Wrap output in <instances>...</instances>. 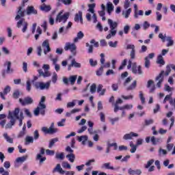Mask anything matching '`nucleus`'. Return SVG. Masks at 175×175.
<instances>
[{
	"mask_svg": "<svg viewBox=\"0 0 175 175\" xmlns=\"http://www.w3.org/2000/svg\"><path fill=\"white\" fill-rule=\"evenodd\" d=\"M164 91H167V92H172V91H173V88H171L169 85L166 84L164 86Z\"/></svg>",
	"mask_w": 175,
	"mask_h": 175,
	"instance_id": "nucleus-59",
	"label": "nucleus"
},
{
	"mask_svg": "<svg viewBox=\"0 0 175 175\" xmlns=\"http://www.w3.org/2000/svg\"><path fill=\"white\" fill-rule=\"evenodd\" d=\"M144 12L142 10L138 11H135L134 12V18H139V16H144Z\"/></svg>",
	"mask_w": 175,
	"mask_h": 175,
	"instance_id": "nucleus-43",
	"label": "nucleus"
},
{
	"mask_svg": "<svg viewBox=\"0 0 175 175\" xmlns=\"http://www.w3.org/2000/svg\"><path fill=\"white\" fill-rule=\"evenodd\" d=\"M163 75H165V70H162L161 73H159V75L155 78V81H157V87L158 88H161V85H162V83H163Z\"/></svg>",
	"mask_w": 175,
	"mask_h": 175,
	"instance_id": "nucleus-15",
	"label": "nucleus"
},
{
	"mask_svg": "<svg viewBox=\"0 0 175 175\" xmlns=\"http://www.w3.org/2000/svg\"><path fill=\"white\" fill-rule=\"evenodd\" d=\"M57 142H58V138H53V139H51V141L49 142V148H52L53 146H54V144H55V143H57Z\"/></svg>",
	"mask_w": 175,
	"mask_h": 175,
	"instance_id": "nucleus-51",
	"label": "nucleus"
},
{
	"mask_svg": "<svg viewBox=\"0 0 175 175\" xmlns=\"http://www.w3.org/2000/svg\"><path fill=\"white\" fill-rule=\"evenodd\" d=\"M132 73L134 75H143V70H142V66H137L136 63H133L131 68Z\"/></svg>",
	"mask_w": 175,
	"mask_h": 175,
	"instance_id": "nucleus-14",
	"label": "nucleus"
},
{
	"mask_svg": "<svg viewBox=\"0 0 175 175\" xmlns=\"http://www.w3.org/2000/svg\"><path fill=\"white\" fill-rule=\"evenodd\" d=\"M78 142H81L83 146H85L87 144V142H88V135H81L77 137Z\"/></svg>",
	"mask_w": 175,
	"mask_h": 175,
	"instance_id": "nucleus-22",
	"label": "nucleus"
},
{
	"mask_svg": "<svg viewBox=\"0 0 175 175\" xmlns=\"http://www.w3.org/2000/svg\"><path fill=\"white\" fill-rule=\"evenodd\" d=\"M8 119L10 122L6 124V120H1L0 122V125L1 128H5V129H13V126L16 125V121L19 122V126H23V120H24V113L20 111V108H15V109L12 112L9 111Z\"/></svg>",
	"mask_w": 175,
	"mask_h": 175,
	"instance_id": "nucleus-1",
	"label": "nucleus"
},
{
	"mask_svg": "<svg viewBox=\"0 0 175 175\" xmlns=\"http://www.w3.org/2000/svg\"><path fill=\"white\" fill-rule=\"evenodd\" d=\"M72 68H81V64L76 62V59H72L70 64L68 66V70H71Z\"/></svg>",
	"mask_w": 175,
	"mask_h": 175,
	"instance_id": "nucleus-19",
	"label": "nucleus"
},
{
	"mask_svg": "<svg viewBox=\"0 0 175 175\" xmlns=\"http://www.w3.org/2000/svg\"><path fill=\"white\" fill-rule=\"evenodd\" d=\"M28 22L25 21V19L22 18L17 22L16 28L21 29L23 33H25L28 31Z\"/></svg>",
	"mask_w": 175,
	"mask_h": 175,
	"instance_id": "nucleus-5",
	"label": "nucleus"
},
{
	"mask_svg": "<svg viewBox=\"0 0 175 175\" xmlns=\"http://www.w3.org/2000/svg\"><path fill=\"white\" fill-rule=\"evenodd\" d=\"M69 16V12H66L64 14V11H60L56 17V21H58L59 23H63V24H65V23L68 21Z\"/></svg>",
	"mask_w": 175,
	"mask_h": 175,
	"instance_id": "nucleus-8",
	"label": "nucleus"
},
{
	"mask_svg": "<svg viewBox=\"0 0 175 175\" xmlns=\"http://www.w3.org/2000/svg\"><path fill=\"white\" fill-rule=\"evenodd\" d=\"M42 29H40V27L38 26L36 29L37 34L34 36L36 40H38V39H39V37L40 36V35H42Z\"/></svg>",
	"mask_w": 175,
	"mask_h": 175,
	"instance_id": "nucleus-40",
	"label": "nucleus"
},
{
	"mask_svg": "<svg viewBox=\"0 0 175 175\" xmlns=\"http://www.w3.org/2000/svg\"><path fill=\"white\" fill-rule=\"evenodd\" d=\"M107 9L109 14H110V13L114 10V6L113 5V3L108 2L107 3Z\"/></svg>",
	"mask_w": 175,
	"mask_h": 175,
	"instance_id": "nucleus-39",
	"label": "nucleus"
},
{
	"mask_svg": "<svg viewBox=\"0 0 175 175\" xmlns=\"http://www.w3.org/2000/svg\"><path fill=\"white\" fill-rule=\"evenodd\" d=\"M55 158H56V159H59L60 161H64V159H65V154L64 152L56 153Z\"/></svg>",
	"mask_w": 175,
	"mask_h": 175,
	"instance_id": "nucleus-44",
	"label": "nucleus"
},
{
	"mask_svg": "<svg viewBox=\"0 0 175 175\" xmlns=\"http://www.w3.org/2000/svg\"><path fill=\"white\" fill-rule=\"evenodd\" d=\"M62 167H64V169H71V166L70 164H69V163L66 162V161H63L62 163Z\"/></svg>",
	"mask_w": 175,
	"mask_h": 175,
	"instance_id": "nucleus-52",
	"label": "nucleus"
},
{
	"mask_svg": "<svg viewBox=\"0 0 175 175\" xmlns=\"http://www.w3.org/2000/svg\"><path fill=\"white\" fill-rule=\"evenodd\" d=\"M40 10H42V12H45L46 13L50 12V10H51V5H46V3H42L40 6Z\"/></svg>",
	"mask_w": 175,
	"mask_h": 175,
	"instance_id": "nucleus-26",
	"label": "nucleus"
},
{
	"mask_svg": "<svg viewBox=\"0 0 175 175\" xmlns=\"http://www.w3.org/2000/svg\"><path fill=\"white\" fill-rule=\"evenodd\" d=\"M44 102H46V96H42L37 107L33 111V114L36 117H38L39 114H41L42 116H44V114H46V104Z\"/></svg>",
	"mask_w": 175,
	"mask_h": 175,
	"instance_id": "nucleus-3",
	"label": "nucleus"
},
{
	"mask_svg": "<svg viewBox=\"0 0 175 175\" xmlns=\"http://www.w3.org/2000/svg\"><path fill=\"white\" fill-rule=\"evenodd\" d=\"M132 12V9L129 8L126 11L122 12V16H124V18H128Z\"/></svg>",
	"mask_w": 175,
	"mask_h": 175,
	"instance_id": "nucleus-45",
	"label": "nucleus"
},
{
	"mask_svg": "<svg viewBox=\"0 0 175 175\" xmlns=\"http://www.w3.org/2000/svg\"><path fill=\"white\" fill-rule=\"evenodd\" d=\"M118 110H124V105L122 107H120L118 105H114V109H113L114 113H117Z\"/></svg>",
	"mask_w": 175,
	"mask_h": 175,
	"instance_id": "nucleus-58",
	"label": "nucleus"
},
{
	"mask_svg": "<svg viewBox=\"0 0 175 175\" xmlns=\"http://www.w3.org/2000/svg\"><path fill=\"white\" fill-rule=\"evenodd\" d=\"M113 150H117V148H118V146L117 145V143L108 144L107 148L106 150L107 154H109V152H110V148L113 147Z\"/></svg>",
	"mask_w": 175,
	"mask_h": 175,
	"instance_id": "nucleus-35",
	"label": "nucleus"
},
{
	"mask_svg": "<svg viewBox=\"0 0 175 175\" xmlns=\"http://www.w3.org/2000/svg\"><path fill=\"white\" fill-rule=\"evenodd\" d=\"M107 23L109 27V33L106 36V39L109 40L114 38V36L117 35V28L118 27V23H117L116 21H113L111 19H108Z\"/></svg>",
	"mask_w": 175,
	"mask_h": 175,
	"instance_id": "nucleus-2",
	"label": "nucleus"
},
{
	"mask_svg": "<svg viewBox=\"0 0 175 175\" xmlns=\"http://www.w3.org/2000/svg\"><path fill=\"white\" fill-rule=\"evenodd\" d=\"M155 57V53H151L148 56L145 57L144 58V66L146 68V69H148L151 65V62H150V59H152Z\"/></svg>",
	"mask_w": 175,
	"mask_h": 175,
	"instance_id": "nucleus-16",
	"label": "nucleus"
},
{
	"mask_svg": "<svg viewBox=\"0 0 175 175\" xmlns=\"http://www.w3.org/2000/svg\"><path fill=\"white\" fill-rule=\"evenodd\" d=\"M51 86V81H49L46 83L42 81H36L33 83V87L36 90H40L41 91H44L46 90H50V87Z\"/></svg>",
	"mask_w": 175,
	"mask_h": 175,
	"instance_id": "nucleus-4",
	"label": "nucleus"
},
{
	"mask_svg": "<svg viewBox=\"0 0 175 175\" xmlns=\"http://www.w3.org/2000/svg\"><path fill=\"white\" fill-rule=\"evenodd\" d=\"M83 38H84V33L81 31H79L77 34V37L73 40L74 43H77V42H79V40H81Z\"/></svg>",
	"mask_w": 175,
	"mask_h": 175,
	"instance_id": "nucleus-28",
	"label": "nucleus"
},
{
	"mask_svg": "<svg viewBox=\"0 0 175 175\" xmlns=\"http://www.w3.org/2000/svg\"><path fill=\"white\" fill-rule=\"evenodd\" d=\"M66 157V158H68V161H70V162H71L72 163H73V162H75V158H76V157L75 156V154L73 153L67 154Z\"/></svg>",
	"mask_w": 175,
	"mask_h": 175,
	"instance_id": "nucleus-47",
	"label": "nucleus"
},
{
	"mask_svg": "<svg viewBox=\"0 0 175 175\" xmlns=\"http://www.w3.org/2000/svg\"><path fill=\"white\" fill-rule=\"evenodd\" d=\"M23 8H24V5L18 8L17 15L15 17V20L16 21H18V20H20V18H21L22 17L25 16V10H23Z\"/></svg>",
	"mask_w": 175,
	"mask_h": 175,
	"instance_id": "nucleus-18",
	"label": "nucleus"
},
{
	"mask_svg": "<svg viewBox=\"0 0 175 175\" xmlns=\"http://www.w3.org/2000/svg\"><path fill=\"white\" fill-rule=\"evenodd\" d=\"M3 137L8 143H10V144H13V138L10 137V136H9L8 133H4L3 134Z\"/></svg>",
	"mask_w": 175,
	"mask_h": 175,
	"instance_id": "nucleus-34",
	"label": "nucleus"
},
{
	"mask_svg": "<svg viewBox=\"0 0 175 175\" xmlns=\"http://www.w3.org/2000/svg\"><path fill=\"white\" fill-rule=\"evenodd\" d=\"M86 47H88V53L89 54H92V53H94V45L90 44V43L87 42Z\"/></svg>",
	"mask_w": 175,
	"mask_h": 175,
	"instance_id": "nucleus-46",
	"label": "nucleus"
},
{
	"mask_svg": "<svg viewBox=\"0 0 175 175\" xmlns=\"http://www.w3.org/2000/svg\"><path fill=\"white\" fill-rule=\"evenodd\" d=\"M42 46L46 49L47 51H51V49H50V43L49 42V40H45L42 42Z\"/></svg>",
	"mask_w": 175,
	"mask_h": 175,
	"instance_id": "nucleus-36",
	"label": "nucleus"
},
{
	"mask_svg": "<svg viewBox=\"0 0 175 175\" xmlns=\"http://www.w3.org/2000/svg\"><path fill=\"white\" fill-rule=\"evenodd\" d=\"M42 132L46 135H53V133H57L58 132V129L54 127V122L51 124L50 127L48 129L46 126L42 127Z\"/></svg>",
	"mask_w": 175,
	"mask_h": 175,
	"instance_id": "nucleus-9",
	"label": "nucleus"
},
{
	"mask_svg": "<svg viewBox=\"0 0 175 175\" xmlns=\"http://www.w3.org/2000/svg\"><path fill=\"white\" fill-rule=\"evenodd\" d=\"M129 174L130 175H140L142 174L141 170H132V168H129L128 171Z\"/></svg>",
	"mask_w": 175,
	"mask_h": 175,
	"instance_id": "nucleus-31",
	"label": "nucleus"
},
{
	"mask_svg": "<svg viewBox=\"0 0 175 175\" xmlns=\"http://www.w3.org/2000/svg\"><path fill=\"white\" fill-rule=\"evenodd\" d=\"M126 50H131L130 53V57L131 59H135L136 58V50L135 49L134 44H127L126 47Z\"/></svg>",
	"mask_w": 175,
	"mask_h": 175,
	"instance_id": "nucleus-17",
	"label": "nucleus"
},
{
	"mask_svg": "<svg viewBox=\"0 0 175 175\" xmlns=\"http://www.w3.org/2000/svg\"><path fill=\"white\" fill-rule=\"evenodd\" d=\"M143 28H144V31H146V29H148V28H150V24L148 23V22L147 21L144 22Z\"/></svg>",
	"mask_w": 175,
	"mask_h": 175,
	"instance_id": "nucleus-63",
	"label": "nucleus"
},
{
	"mask_svg": "<svg viewBox=\"0 0 175 175\" xmlns=\"http://www.w3.org/2000/svg\"><path fill=\"white\" fill-rule=\"evenodd\" d=\"M172 99H173V98H172V93L170 94H169V95H167L165 97V98H164V100H163V103H166V102H167V100H172Z\"/></svg>",
	"mask_w": 175,
	"mask_h": 175,
	"instance_id": "nucleus-60",
	"label": "nucleus"
},
{
	"mask_svg": "<svg viewBox=\"0 0 175 175\" xmlns=\"http://www.w3.org/2000/svg\"><path fill=\"white\" fill-rule=\"evenodd\" d=\"M167 43V47H172V46L174 45V40H173V37L172 36H167L165 38Z\"/></svg>",
	"mask_w": 175,
	"mask_h": 175,
	"instance_id": "nucleus-30",
	"label": "nucleus"
},
{
	"mask_svg": "<svg viewBox=\"0 0 175 175\" xmlns=\"http://www.w3.org/2000/svg\"><path fill=\"white\" fill-rule=\"evenodd\" d=\"M157 64L159 65H165V60H163V57L162 55H159L157 57Z\"/></svg>",
	"mask_w": 175,
	"mask_h": 175,
	"instance_id": "nucleus-42",
	"label": "nucleus"
},
{
	"mask_svg": "<svg viewBox=\"0 0 175 175\" xmlns=\"http://www.w3.org/2000/svg\"><path fill=\"white\" fill-rule=\"evenodd\" d=\"M0 174L9 175V172L5 171V168L1 167H0Z\"/></svg>",
	"mask_w": 175,
	"mask_h": 175,
	"instance_id": "nucleus-64",
	"label": "nucleus"
},
{
	"mask_svg": "<svg viewBox=\"0 0 175 175\" xmlns=\"http://www.w3.org/2000/svg\"><path fill=\"white\" fill-rule=\"evenodd\" d=\"M32 87L31 85V80L27 79L26 82V90L27 92H31Z\"/></svg>",
	"mask_w": 175,
	"mask_h": 175,
	"instance_id": "nucleus-50",
	"label": "nucleus"
},
{
	"mask_svg": "<svg viewBox=\"0 0 175 175\" xmlns=\"http://www.w3.org/2000/svg\"><path fill=\"white\" fill-rule=\"evenodd\" d=\"M88 125L89 126V128L88 129V131L90 135H95L96 133H97L96 131H94V122L88 121Z\"/></svg>",
	"mask_w": 175,
	"mask_h": 175,
	"instance_id": "nucleus-24",
	"label": "nucleus"
},
{
	"mask_svg": "<svg viewBox=\"0 0 175 175\" xmlns=\"http://www.w3.org/2000/svg\"><path fill=\"white\" fill-rule=\"evenodd\" d=\"M26 10L27 16H31V14H38V10H36L32 5L28 6Z\"/></svg>",
	"mask_w": 175,
	"mask_h": 175,
	"instance_id": "nucleus-23",
	"label": "nucleus"
},
{
	"mask_svg": "<svg viewBox=\"0 0 175 175\" xmlns=\"http://www.w3.org/2000/svg\"><path fill=\"white\" fill-rule=\"evenodd\" d=\"M66 121V119L64 118V119H62L61 121L58 122H57V126H65V122Z\"/></svg>",
	"mask_w": 175,
	"mask_h": 175,
	"instance_id": "nucleus-62",
	"label": "nucleus"
},
{
	"mask_svg": "<svg viewBox=\"0 0 175 175\" xmlns=\"http://www.w3.org/2000/svg\"><path fill=\"white\" fill-rule=\"evenodd\" d=\"M42 69H44V72L42 69L38 70L40 76H42L43 77H50V76H51V74L49 71V69H50V66L49 64H44Z\"/></svg>",
	"mask_w": 175,
	"mask_h": 175,
	"instance_id": "nucleus-10",
	"label": "nucleus"
},
{
	"mask_svg": "<svg viewBox=\"0 0 175 175\" xmlns=\"http://www.w3.org/2000/svg\"><path fill=\"white\" fill-rule=\"evenodd\" d=\"M88 8L89 9L88 10V12H89L90 13H92V18H93V23H96L98 22V19L96 18V14H95V6L96 4L95 3H93L92 4H88Z\"/></svg>",
	"mask_w": 175,
	"mask_h": 175,
	"instance_id": "nucleus-12",
	"label": "nucleus"
},
{
	"mask_svg": "<svg viewBox=\"0 0 175 175\" xmlns=\"http://www.w3.org/2000/svg\"><path fill=\"white\" fill-rule=\"evenodd\" d=\"M109 121H110L111 125H115L116 122H118V121H120V118L116 117V118H110Z\"/></svg>",
	"mask_w": 175,
	"mask_h": 175,
	"instance_id": "nucleus-55",
	"label": "nucleus"
},
{
	"mask_svg": "<svg viewBox=\"0 0 175 175\" xmlns=\"http://www.w3.org/2000/svg\"><path fill=\"white\" fill-rule=\"evenodd\" d=\"M29 143H33V137L27 136L25 137V145L29 144Z\"/></svg>",
	"mask_w": 175,
	"mask_h": 175,
	"instance_id": "nucleus-48",
	"label": "nucleus"
},
{
	"mask_svg": "<svg viewBox=\"0 0 175 175\" xmlns=\"http://www.w3.org/2000/svg\"><path fill=\"white\" fill-rule=\"evenodd\" d=\"M150 142L154 146H157V144L162 142V139H161V138H155V137L152 136L150 139Z\"/></svg>",
	"mask_w": 175,
	"mask_h": 175,
	"instance_id": "nucleus-37",
	"label": "nucleus"
},
{
	"mask_svg": "<svg viewBox=\"0 0 175 175\" xmlns=\"http://www.w3.org/2000/svg\"><path fill=\"white\" fill-rule=\"evenodd\" d=\"M130 147L131 148V149L130 150V152H131V154H134V152H136V150H137V145H134L133 142H130Z\"/></svg>",
	"mask_w": 175,
	"mask_h": 175,
	"instance_id": "nucleus-41",
	"label": "nucleus"
},
{
	"mask_svg": "<svg viewBox=\"0 0 175 175\" xmlns=\"http://www.w3.org/2000/svg\"><path fill=\"white\" fill-rule=\"evenodd\" d=\"M51 80L53 84H55V83H57V81L58 80V75L55 72L53 73Z\"/></svg>",
	"mask_w": 175,
	"mask_h": 175,
	"instance_id": "nucleus-54",
	"label": "nucleus"
},
{
	"mask_svg": "<svg viewBox=\"0 0 175 175\" xmlns=\"http://www.w3.org/2000/svg\"><path fill=\"white\" fill-rule=\"evenodd\" d=\"M36 159L37 161H40V163H43L44 162V161H46V157H42V154H37L36 157Z\"/></svg>",
	"mask_w": 175,
	"mask_h": 175,
	"instance_id": "nucleus-49",
	"label": "nucleus"
},
{
	"mask_svg": "<svg viewBox=\"0 0 175 175\" xmlns=\"http://www.w3.org/2000/svg\"><path fill=\"white\" fill-rule=\"evenodd\" d=\"M4 66H7L6 73L8 75H10V73H13V68H12V62H5L4 63Z\"/></svg>",
	"mask_w": 175,
	"mask_h": 175,
	"instance_id": "nucleus-27",
	"label": "nucleus"
},
{
	"mask_svg": "<svg viewBox=\"0 0 175 175\" xmlns=\"http://www.w3.org/2000/svg\"><path fill=\"white\" fill-rule=\"evenodd\" d=\"M9 92H10V86L7 85L4 88L3 92H0L1 98L5 100V99H6V98H5V95H8V94H9Z\"/></svg>",
	"mask_w": 175,
	"mask_h": 175,
	"instance_id": "nucleus-25",
	"label": "nucleus"
},
{
	"mask_svg": "<svg viewBox=\"0 0 175 175\" xmlns=\"http://www.w3.org/2000/svg\"><path fill=\"white\" fill-rule=\"evenodd\" d=\"M139 134L133 132L126 133L123 136V140H132L133 137H138Z\"/></svg>",
	"mask_w": 175,
	"mask_h": 175,
	"instance_id": "nucleus-20",
	"label": "nucleus"
},
{
	"mask_svg": "<svg viewBox=\"0 0 175 175\" xmlns=\"http://www.w3.org/2000/svg\"><path fill=\"white\" fill-rule=\"evenodd\" d=\"M76 106V100H72L67 103V107L70 109V107H75Z\"/></svg>",
	"mask_w": 175,
	"mask_h": 175,
	"instance_id": "nucleus-57",
	"label": "nucleus"
},
{
	"mask_svg": "<svg viewBox=\"0 0 175 175\" xmlns=\"http://www.w3.org/2000/svg\"><path fill=\"white\" fill-rule=\"evenodd\" d=\"M59 173V174L65 175H75L73 171H65L61 167V164L58 163L56 165L55 168L53 170V173Z\"/></svg>",
	"mask_w": 175,
	"mask_h": 175,
	"instance_id": "nucleus-7",
	"label": "nucleus"
},
{
	"mask_svg": "<svg viewBox=\"0 0 175 175\" xmlns=\"http://www.w3.org/2000/svg\"><path fill=\"white\" fill-rule=\"evenodd\" d=\"M96 91L98 96H104L105 94H106V89H103V85L102 84L98 85Z\"/></svg>",
	"mask_w": 175,
	"mask_h": 175,
	"instance_id": "nucleus-21",
	"label": "nucleus"
},
{
	"mask_svg": "<svg viewBox=\"0 0 175 175\" xmlns=\"http://www.w3.org/2000/svg\"><path fill=\"white\" fill-rule=\"evenodd\" d=\"M19 103H21L22 106H27L28 105H32V103H33V99L30 96L19 98Z\"/></svg>",
	"mask_w": 175,
	"mask_h": 175,
	"instance_id": "nucleus-13",
	"label": "nucleus"
},
{
	"mask_svg": "<svg viewBox=\"0 0 175 175\" xmlns=\"http://www.w3.org/2000/svg\"><path fill=\"white\" fill-rule=\"evenodd\" d=\"M131 80H133V79L131 77H129L124 82V85L126 87V91H132V90H135L136 88V85H137V81H136V80L133 81L132 84L128 86V84H129Z\"/></svg>",
	"mask_w": 175,
	"mask_h": 175,
	"instance_id": "nucleus-6",
	"label": "nucleus"
},
{
	"mask_svg": "<svg viewBox=\"0 0 175 175\" xmlns=\"http://www.w3.org/2000/svg\"><path fill=\"white\" fill-rule=\"evenodd\" d=\"M79 20L81 23L83 24V12L81 11H79L78 14H76L75 17V21H76V23H79Z\"/></svg>",
	"mask_w": 175,
	"mask_h": 175,
	"instance_id": "nucleus-29",
	"label": "nucleus"
},
{
	"mask_svg": "<svg viewBox=\"0 0 175 175\" xmlns=\"http://www.w3.org/2000/svg\"><path fill=\"white\" fill-rule=\"evenodd\" d=\"M27 159H28V155H25L21 157L16 158V163H24V162L26 161Z\"/></svg>",
	"mask_w": 175,
	"mask_h": 175,
	"instance_id": "nucleus-32",
	"label": "nucleus"
},
{
	"mask_svg": "<svg viewBox=\"0 0 175 175\" xmlns=\"http://www.w3.org/2000/svg\"><path fill=\"white\" fill-rule=\"evenodd\" d=\"M77 49V46H76V44H75V43L66 42V46H64V50L66 51H68V50H70L73 55H76Z\"/></svg>",
	"mask_w": 175,
	"mask_h": 175,
	"instance_id": "nucleus-11",
	"label": "nucleus"
},
{
	"mask_svg": "<svg viewBox=\"0 0 175 175\" xmlns=\"http://www.w3.org/2000/svg\"><path fill=\"white\" fill-rule=\"evenodd\" d=\"M108 44L109 47H113V49H116V47H117V44H118V42L115 41L114 42H113L112 41H110L108 42Z\"/></svg>",
	"mask_w": 175,
	"mask_h": 175,
	"instance_id": "nucleus-56",
	"label": "nucleus"
},
{
	"mask_svg": "<svg viewBox=\"0 0 175 175\" xmlns=\"http://www.w3.org/2000/svg\"><path fill=\"white\" fill-rule=\"evenodd\" d=\"M152 124H154V120L152 119L145 120V125H146V126H148V125H152Z\"/></svg>",
	"mask_w": 175,
	"mask_h": 175,
	"instance_id": "nucleus-61",
	"label": "nucleus"
},
{
	"mask_svg": "<svg viewBox=\"0 0 175 175\" xmlns=\"http://www.w3.org/2000/svg\"><path fill=\"white\" fill-rule=\"evenodd\" d=\"M76 80H77V75H72L68 78V81H70L71 85H75Z\"/></svg>",
	"mask_w": 175,
	"mask_h": 175,
	"instance_id": "nucleus-38",
	"label": "nucleus"
},
{
	"mask_svg": "<svg viewBox=\"0 0 175 175\" xmlns=\"http://www.w3.org/2000/svg\"><path fill=\"white\" fill-rule=\"evenodd\" d=\"M102 169H107L108 170H114V167L111 166L110 163H105L101 165Z\"/></svg>",
	"mask_w": 175,
	"mask_h": 175,
	"instance_id": "nucleus-33",
	"label": "nucleus"
},
{
	"mask_svg": "<svg viewBox=\"0 0 175 175\" xmlns=\"http://www.w3.org/2000/svg\"><path fill=\"white\" fill-rule=\"evenodd\" d=\"M91 94H95L96 92V84L93 83L90 86V90Z\"/></svg>",
	"mask_w": 175,
	"mask_h": 175,
	"instance_id": "nucleus-53",
	"label": "nucleus"
}]
</instances>
